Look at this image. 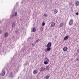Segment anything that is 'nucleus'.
Masks as SVG:
<instances>
[{
  "instance_id": "18",
  "label": "nucleus",
  "mask_w": 79,
  "mask_h": 79,
  "mask_svg": "<svg viewBox=\"0 0 79 79\" xmlns=\"http://www.w3.org/2000/svg\"><path fill=\"white\" fill-rule=\"evenodd\" d=\"M12 26L13 27H15V23H13L12 24Z\"/></svg>"
},
{
  "instance_id": "23",
  "label": "nucleus",
  "mask_w": 79,
  "mask_h": 79,
  "mask_svg": "<svg viewBox=\"0 0 79 79\" xmlns=\"http://www.w3.org/2000/svg\"><path fill=\"white\" fill-rule=\"evenodd\" d=\"M42 26H45V22H43L42 23Z\"/></svg>"
},
{
  "instance_id": "21",
  "label": "nucleus",
  "mask_w": 79,
  "mask_h": 79,
  "mask_svg": "<svg viewBox=\"0 0 79 79\" xmlns=\"http://www.w3.org/2000/svg\"><path fill=\"white\" fill-rule=\"evenodd\" d=\"M73 3V2H72L70 1L69 2V6H71V5H72Z\"/></svg>"
},
{
  "instance_id": "25",
  "label": "nucleus",
  "mask_w": 79,
  "mask_h": 79,
  "mask_svg": "<svg viewBox=\"0 0 79 79\" xmlns=\"http://www.w3.org/2000/svg\"><path fill=\"white\" fill-rule=\"evenodd\" d=\"M48 68H49V65H48L46 67V69H47Z\"/></svg>"
},
{
  "instance_id": "11",
  "label": "nucleus",
  "mask_w": 79,
  "mask_h": 79,
  "mask_svg": "<svg viewBox=\"0 0 79 79\" xmlns=\"http://www.w3.org/2000/svg\"><path fill=\"white\" fill-rule=\"evenodd\" d=\"M13 15L14 16H16L18 15V13L15 12L13 14Z\"/></svg>"
},
{
  "instance_id": "28",
  "label": "nucleus",
  "mask_w": 79,
  "mask_h": 79,
  "mask_svg": "<svg viewBox=\"0 0 79 79\" xmlns=\"http://www.w3.org/2000/svg\"><path fill=\"white\" fill-rule=\"evenodd\" d=\"M32 46H34V45H35V43H33L32 44Z\"/></svg>"
},
{
  "instance_id": "19",
  "label": "nucleus",
  "mask_w": 79,
  "mask_h": 79,
  "mask_svg": "<svg viewBox=\"0 0 79 79\" xmlns=\"http://www.w3.org/2000/svg\"><path fill=\"white\" fill-rule=\"evenodd\" d=\"M48 62H48L47 61H44V64H48Z\"/></svg>"
},
{
  "instance_id": "12",
  "label": "nucleus",
  "mask_w": 79,
  "mask_h": 79,
  "mask_svg": "<svg viewBox=\"0 0 79 79\" xmlns=\"http://www.w3.org/2000/svg\"><path fill=\"white\" fill-rule=\"evenodd\" d=\"M45 61H48L49 62V59L48 58H46L44 60Z\"/></svg>"
},
{
  "instance_id": "26",
  "label": "nucleus",
  "mask_w": 79,
  "mask_h": 79,
  "mask_svg": "<svg viewBox=\"0 0 79 79\" xmlns=\"http://www.w3.org/2000/svg\"><path fill=\"white\" fill-rule=\"evenodd\" d=\"M44 16H45V17H47V14H45L44 15Z\"/></svg>"
},
{
  "instance_id": "1",
  "label": "nucleus",
  "mask_w": 79,
  "mask_h": 79,
  "mask_svg": "<svg viewBox=\"0 0 79 79\" xmlns=\"http://www.w3.org/2000/svg\"><path fill=\"white\" fill-rule=\"evenodd\" d=\"M51 46H52V43L50 42H49L46 45V47L50 48L51 47Z\"/></svg>"
},
{
  "instance_id": "27",
  "label": "nucleus",
  "mask_w": 79,
  "mask_h": 79,
  "mask_svg": "<svg viewBox=\"0 0 79 79\" xmlns=\"http://www.w3.org/2000/svg\"><path fill=\"white\" fill-rule=\"evenodd\" d=\"M76 15H79V13H78V12H77V13H76Z\"/></svg>"
},
{
  "instance_id": "5",
  "label": "nucleus",
  "mask_w": 79,
  "mask_h": 79,
  "mask_svg": "<svg viewBox=\"0 0 79 79\" xmlns=\"http://www.w3.org/2000/svg\"><path fill=\"white\" fill-rule=\"evenodd\" d=\"M41 67V69H40V71H45V67H43L42 66Z\"/></svg>"
},
{
  "instance_id": "8",
  "label": "nucleus",
  "mask_w": 79,
  "mask_h": 79,
  "mask_svg": "<svg viewBox=\"0 0 79 79\" xmlns=\"http://www.w3.org/2000/svg\"><path fill=\"white\" fill-rule=\"evenodd\" d=\"M55 23L54 22H52L51 25V27H53L54 26H55Z\"/></svg>"
},
{
  "instance_id": "29",
  "label": "nucleus",
  "mask_w": 79,
  "mask_h": 79,
  "mask_svg": "<svg viewBox=\"0 0 79 79\" xmlns=\"http://www.w3.org/2000/svg\"><path fill=\"white\" fill-rule=\"evenodd\" d=\"M76 60H77V61H79V59L78 58H77Z\"/></svg>"
},
{
  "instance_id": "9",
  "label": "nucleus",
  "mask_w": 79,
  "mask_h": 79,
  "mask_svg": "<svg viewBox=\"0 0 79 79\" xmlns=\"http://www.w3.org/2000/svg\"><path fill=\"white\" fill-rule=\"evenodd\" d=\"M75 5L76 6H77L79 5V1H77L75 3Z\"/></svg>"
},
{
  "instance_id": "2",
  "label": "nucleus",
  "mask_w": 79,
  "mask_h": 79,
  "mask_svg": "<svg viewBox=\"0 0 79 79\" xmlns=\"http://www.w3.org/2000/svg\"><path fill=\"white\" fill-rule=\"evenodd\" d=\"M1 74L2 76H4L5 75V72L3 70H2L1 73Z\"/></svg>"
},
{
  "instance_id": "15",
  "label": "nucleus",
  "mask_w": 79,
  "mask_h": 79,
  "mask_svg": "<svg viewBox=\"0 0 79 79\" xmlns=\"http://www.w3.org/2000/svg\"><path fill=\"white\" fill-rule=\"evenodd\" d=\"M58 13V10H56V9H55L54 10V14H56V13Z\"/></svg>"
},
{
  "instance_id": "24",
  "label": "nucleus",
  "mask_w": 79,
  "mask_h": 79,
  "mask_svg": "<svg viewBox=\"0 0 79 79\" xmlns=\"http://www.w3.org/2000/svg\"><path fill=\"white\" fill-rule=\"evenodd\" d=\"M40 41V40H37L35 42V43H37L38 42H39Z\"/></svg>"
},
{
  "instance_id": "16",
  "label": "nucleus",
  "mask_w": 79,
  "mask_h": 79,
  "mask_svg": "<svg viewBox=\"0 0 79 79\" xmlns=\"http://www.w3.org/2000/svg\"><path fill=\"white\" fill-rule=\"evenodd\" d=\"M10 77H13V73H10V74L9 75Z\"/></svg>"
},
{
  "instance_id": "10",
  "label": "nucleus",
  "mask_w": 79,
  "mask_h": 79,
  "mask_svg": "<svg viewBox=\"0 0 79 79\" xmlns=\"http://www.w3.org/2000/svg\"><path fill=\"white\" fill-rule=\"evenodd\" d=\"M38 73V71L37 70H35L33 71V74H37Z\"/></svg>"
},
{
  "instance_id": "14",
  "label": "nucleus",
  "mask_w": 79,
  "mask_h": 79,
  "mask_svg": "<svg viewBox=\"0 0 79 79\" xmlns=\"http://www.w3.org/2000/svg\"><path fill=\"white\" fill-rule=\"evenodd\" d=\"M35 31H36L35 28H33V30L32 31L33 32H35Z\"/></svg>"
},
{
  "instance_id": "20",
  "label": "nucleus",
  "mask_w": 79,
  "mask_h": 79,
  "mask_svg": "<svg viewBox=\"0 0 79 79\" xmlns=\"http://www.w3.org/2000/svg\"><path fill=\"white\" fill-rule=\"evenodd\" d=\"M63 26V23H62L60 24L59 27H61L62 26Z\"/></svg>"
},
{
  "instance_id": "4",
  "label": "nucleus",
  "mask_w": 79,
  "mask_h": 79,
  "mask_svg": "<svg viewBox=\"0 0 79 79\" xmlns=\"http://www.w3.org/2000/svg\"><path fill=\"white\" fill-rule=\"evenodd\" d=\"M69 25L71 26L73 25V19H71L69 22Z\"/></svg>"
},
{
  "instance_id": "7",
  "label": "nucleus",
  "mask_w": 79,
  "mask_h": 79,
  "mask_svg": "<svg viewBox=\"0 0 79 79\" xmlns=\"http://www.w3.org/2000/svg\"><path fill=\"white\" fill-rule=\"evenodd\" d=\"M9 34L8 32H6L4 34V36L5 37H7L8 36Z\"/></svg>"
},
{
  "instance_id": "6",
  "label": "nucleus",
  "mask_w": 79,
  "mask_h": 79,
  "mask_svg": "<svg viewBox=\"0 0 79 79\" xmlns=\"http://www.w3.org/2000/svg\"><path fill=\"white\" fill-rule=\"evenodd\" d=\"M67 50H68V48L66 47H64L63 49V50L64 52H66Z\"/></svg>"
},
{
  "instance_id": "22",
  "label": "nucleus",
  "mask_w": 79,
  "mask_h": 79,
  "mask_svg": "<svg viewBox=\"0 0 79 79\" xmlns=\"http://www.w3.org/2000/svg\"><path fill=\"white\" fill-rule=\"evenodd\" d=\"M14 16H14L13 14L12 15H10V18H13V17H14Z\"/></svg>"
},
{
  "instance_id": "30",
  "label": "nucleus",
  "mask_w": 79,
  "mask_h": 79,
  "mask_svg": "<svg viewBox=\"0 0 79 79\" xmlns=\"http://www.w3.org/2000/svg\"><path fill=\"white\" fill-rule=\"evenodd\" d=\"M28 39H31V37H30Z\"/></svg>"
},
{
  "instance_id": "13",
  "label": "nucleus",
  "mask_w": 79,
  "mask_h": 79,
  "mask_svg": "<svg viewBox=\"0 0 79 79\" xmlns=\"http://www.w3.org/2000/svg\"><path fill=\"white\" fill-rule=\"evenodd\" d=\"M68 36H66L64 38V40H68Z\"/></svg>"
},
{
  "instance_id": "17",
  "label": "nucleus",
  "mask_w": 79,
  "mask_h": 79,
  "mask_svg": "<svg viewBox=\"0 0 79 79\" xmlns=\"http://www.w3.org/2000/svg\"><path fill=\"white\" fill-rule=\"evenodd\" d=\"M46 78V79H49V75H46L45 77Z\"/></svg>"
},
{
  "instance_id": "3",
  "label": "nucleus",
  "mask_w": 79,
  "mask_h": 79,
  "mask_svg": "<svg viewBox=\"0 0 79 79\" xmlns=\"http://www.w3.org/2000/svg\"><path fill=\"white\" fill-rule=\"evenodd\" d=\"M47 48L45 50V52H50L51 50V48L47 47Z\"/></svg>"
}]
</instances>
